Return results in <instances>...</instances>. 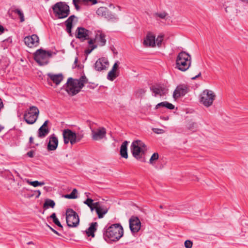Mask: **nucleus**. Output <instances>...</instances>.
<instances>
[{
	"instance_id": "f257e3e1",
	"label": "nucleus",
	"mask_w": 248,
	"mask_h": 248,
	"mask_svg": "<svg viewBox=\"0 0 248 248\" xmlns=\"http://www.w3.org/2000/svg\"><path fill=\"white\" fill-rule=\"evenodd\" d=\"M124 234V230L120 223L106 226L103 230V237L107 242L119 240Z\"/></svg>"
},
{
	"instance_id": "f03ea898",
	"label": "nucleus",
	"mask_w": 248,
	"mask_h": 248,
	"mask_svg": "<svg viewBox=\"0 0 248 248\" xmlns=\"http://www.w3.org/2000/svg\"><path fill=\"white\" fill-rule=\"evenodd\" d=\"M133 156L137 160L145 162V154L147 150L145 144L140 140H134L130 146Z\"/></svg>"
},
{
	"instance_id": "7ed1b4c3",
	"label": "nucleus",
	"mask_w": 248,
	"mask_h": 248,
	"mask_svg": "<svg viewBox=\"0 0 248 248\" xmlns=\"http://www.w3.org/2000/svg\"><path fill=\"white\" fill-rule=\"evenodd\" d=\"M191 63V57L188 53L182 51L178 53L176 59V68L185 72L189 68Z\"/></svg>"
},
{
	"instance_id": "20e7f679",
	"label": "nucleus",
	"mask_w": 248,
	"mask_h": 248,
	"mask_svg": "<svg viewBox=\"0 0 248 248\" xmlns=\"http://www.w3.org/2000/svg\"><path fill=\"white\" fill-rule=\"evenodd\" d=\"M55 16L59 19L67 17L70 14L69 6L64 2H58L52 6Z\"/></svg>"
},
{
	"instance_id": "39448f33",
	"label": "nucleus",
	"mask_w": 248,
	"mask_h": 248,
	"mask_svg": "<svg viewBox=\"0 0 248 248\" xmlns=\"http://www.w3.org/2000/svg\"><path fill=\"white\" fill-rule=\"evenodd\" d=\"M39 114V110L35 106H31L26 110L23 119L29 124H32L37 121Z\"/></svg>"
},
{
	"instance_id": "423d86ee",
	"label": "nucleus",
	"mask_w": 248,
	"mask_h": 248,
	"mask_svg": "<svg viewBox=\"0 0 248 248\" xmlns=\"http://www.w3.org/2000/svg\"><path fill=\"white\" fill-rule=\"evenodd\" d=\"M51 56V51L39 49L34 53V59L39 65L42 66L48 64L49 59Z\"/></svg>"
},
{
	"instance_id": "0eeeda50",
	"label": "nucleus",
	"mask_w": 248,
	"mask_h": 248,
	"mask_svg": "<svg viewBox=\"0 0 248 248\" xmlns=\"http://www.w3.org/2000/svg\"><path fill=\"white\" fill-rule=\"evenodd\" d=\"M66 223L69 227H76L79 222V218L77 213L72 209L66 211Z\"/></svg>"
},
{
	"instance_id": "6e6552de",
	"label": "nucleus",
	"mask_w": 248,
	"mask_h": 248,
	"mask_svg": "<svg viewBox=\"0 0 248 248\" xmlns=\"http://www.w3.org/2000/svg\"><path fill=\"white\" fill-rule=\"evenodd\" d=\"M66 84V91L72 96L78 93L81 89L78 79H73L72 78H68Z\"/></svg>"
},
{
	"instance_id": "1a4fd4ad",
	"label": "nucleus",
	"mask_w": 248,
	"mask_h": 248,
	"mask_svg": "<svg viewBox=\"0 0 248 248\" xmlns=\"http://www.w3.org/2000/svg\"><path fill=\"white\" fill-rule=\"evenodd\" d=\"M214 93L211 90H205L201 95L200 102L207 107L211 106L215 98Z\"/></svg>"
},
{
	"instance_id": "9d476101",
	"label": "nucleus",
	"mask_w": 248,
	"mask_h": 248,
	"mask_svg": "<svg viewBox=\"0 0 248 248\" xmlns=\"http://www.w3.org/2000/svg\"><path fill=\"white\" fill-rule=\"evenodd\" d=\"M91 130L92 138L94 140H100L106 138L107 130L104 127H99L96 128H92Z\"/></svg>"
},
{
	"instance_id": "9b49d317",
	"label": "nucleus",
	"mask_w": 248,
	"mask_h": 248,
	"mask_svg": "<svg viewBox=\"0 0 248 248\" xmlns=\"http://www.w3.org/2000/svg\"><path fill=\"white\" fill-rule=\"evenodd\" d=\"M63 141L65 144L70 143L71 145L75 144V132L69 129H64L62 131Z\"/></svg>"
},
{
	"instance_id": "f8f14e48",
	"label": "nucleus",
	"mask_w": 248,
	"mask_h": 248,
	"mask_svg": "<svg viewBox=\"0 0 248 248\" xmlns=\"http://www.w3.org/2000/svg\"><path fill=\"white\" fill-rule=\"evenodd\" d=\"M91 31L83 27H78L75 32V37L81 42L89 39V34Z\"/></svg>"
},
{
	"instance_id": "ddd939ff",
	"label": "nucleus",
	"mask_w": 248,
	"mask_h": 248,
	"mask_svg": "<svg viewBox=\"0 0 248 248\" xmlns=\"http://www.w3.org/2000/svg\"><path fill=\"white\" fill-rule=\"evenodd\" d=\"M188 92V86L186 84H180L178 85L173 93V97L176 99L181 96L186 95Z\"/></svg>"
},
{
	"instance_id": "4468645a",
	"label": "nucleus",
	"mask_w": 248,
	"mask_h": 248,
	"mask_svg": "<svg viewBox=\"0 0 248 248\" xmlns=\"http://www.w3.org/2000/svg\"><path fill=\"white\" fill-rule=\"evenodd\" d=\"M24 42L26 45L30 47L37 46L39 45V39L36 34H32L24 38Z\"/></svg>"
},
{
	"instance_id": "2eb2a0df",
	"label": "nucleus",
	"mask_w": 248,
	"mask_h": 248,
	"mask_svg": "<svg viewBox=\"0 0 248 248\" xmlns=\"http://www.w3.org/2000/svg\"><path fill=\"white\" fill-rule=\"evenodd\" d=\"M141 223L137 217L132 216L129 219V227L132 232H137L140 229Z\"/></svg>"
},
{
	"instance_id": "dca6fc26",
	"label": "nucleus",
	"mask_w": 248,
	"mask_h": 248,
	"mask_svg": "<svg viewBox=\"0 0 248 248\" xmlns=\"http://www.w3.org/2000/svg\"><path fill=\"white\" fill-rule=\"evenodd\" d=\"M48 143L47 145V149L49 151H55L58 147L59 140L55 134L49 136L47 138Z\"/></svg>"
},
{
	"instance_id": "f3484780",
	"label": "nucleus",
	"mask_w": 248,
	"mask_h": 248,
	"mask_svg": "<svg viewBox=\"0 0 248 248\" xmlns=\"http://www.w3.org/2000/svg\"><path fill=\"white\" fill-rule=\"evenodd\" d=\"M109 64L108 60L102 57L98 59L94 64V68L97 71H101L107 68Z\"/></svg>"
},
{
	"instance_id": "a211bd4d",
	"label": "nucleus",
	"mask_w": 248,
	"mask_h": 248,
	"mask_svg": "<svg viewBox=\"0 0 248 248\" xmlns=\"http://www.w3.org/2000/svg\"><path fill=\"white\" fill-rule=\"evenodd\" d=\"M47 76L48 77L47 82L49 84L52 85L50 82L49 80L53 81L56 86L58 85L63 80V76L62 74H54L52 73H48Z\"/></svg>"
},
{
	"instance_id": "6ab92c4d",
	"label": "nucleus",
	"mask_w": 248,
	"mask_h": 248,
	"mask_svg": "<svg viewBox=\"0 0 248 248\" xmlns=\"http://www.w3.org/2000/svg\"><path fill=\"white\" fill-rule=\"evenodd\" d=\"M165 35L163 33H160L156 38V47L160 49H164L166 47L167 39H165Z\"/></svg>"
},
{
	"instance_id": "aec40b11",
	"label": "nucleus",
	"mask_w": 248,
	"mask_h": 248,
	"mask_svg": "<svg viewBox=\"0 0 248 248\" xmlns=\"http://www.w3.org/2000/svg\"><path fill=\"white\" fill-rule=\"evenodd\" d=\"M174 108V105L167 101L162 102L156 105V109H157L158 111L161 112H164L165 109L166 108L172 110Z\"/></svg>"
},
{
	"instance_id": "412c9836",
	"label": "nucleus",
	"mask_w": 248,
	"mask_h": 248,
	"mask_svg": "<svg viewBox=\"0 0 248 248\" xmlns=\"http://www.w3.org/2000/svg\"><path fill=\"white\" fill-rule=\"evenodd\" d=\"M143 45L145 46H155V36L152 32H148L143 41Z\"/></svg>"
},
{
	"instance_id": "4be33fe9",
	"label": "nucleus",
	"mask_w": 248,
	"mask_h": 248,
	"mask_svg": "<svg viewBox=\"0 0 248 248\" xmlns=\"http://www.w3.org/2000/svg\"><path fill=\"white\" fill-rule=\"evenodd\" d=\"M106 35L102 32H98L95 35V40L97 43V45L100 46H103L106 44Z\"/></svg>"
},
{
	"instance_id": "5701e85b",
	"label": "nucleus",
	"mask_w": 248,
	"mask_h": 248,
	"mask_svg": "<svg viewBox=\"0 0 248 248\" xmlns=\"http://www.w3.org/2000/svg\"><path fill=\"white\" fill-rule=\"evenodd\" d=\"M75 18H76L75 16L72 15L64 22L66 27V31L70 36H72L71 31L73 27V22Z\"/></svg>"
},
{
	"instance_id": "b1692460",
	"label": "nucleus",
	"mask_w": 248,
	"mask_h": 248,
	"mask_svg": "<svg viewBox=\"0 0 248 248\" xmlns=\"http://www.w3.org/2000/svg\"><path fill=\"white\" fill-rule=\"evenodd\" d=\"M128 144V142L127 141H124L121 145L120 147V155L121 156L127 159L128 158V154H127V145Z\"/></svg>"
},
{
	"instance_id": "393cba45",
	"label": "nucleus",
	"mask_w": 248,
	"mask_h": 248,
	"mask_svg": "<svg viewBox=\"0 0 248 248\" xmlns=\"http://www.w3.org/2000/svg\"><path fill=\"white\" fill-rule=\"evenodd\" d=\"M97 222H93L90 226L86 231V234L88 236L94 237V232L96 230Z\"/></svg>"
},
{
	"instance_id": "a878e982",
	"label": "nucleus",
	"mask_w": 248,
	"mask_h": 248,
	"mask_svg": "<svg viewBox=\"0 0 248 248\" xmlns=\"http://www.w3.org/2000/svg\"><path fill=\"white\" fill-rule=\"evenodd\" d=\"M108 208L101 205L100 207H96V212L99 218L103 217L107 213Z\"/></svg>"
},
{
	"instance_id": "bb28decb",
	"label": "nucleus",
	"mask_w": 248,
	"mask_h": 248,
	"mask_svg": "<svg viewBox=\"0 0 248 248\" xmlns=\"http://www.w3.org/2000/svg\"><path fill=\"white\" fill-rule=\"evenodd\" d=\"M49 132L48 128H44L41 126L38 131V137L40 138L45 137Z\"/></svg>"
},
{
	"instance_id": "cd10ccee",
	"label": "nucleus",
	"mask_w": 248,
	"mask_h": 248,
	"mask_svg": "<svg viewBox=\"0 0 248 248\" xmlns=\"http://www.w3.org/2000/svg\"><path fill=\"white\" fill-rule=\"evenodd\" d=\"M55 202L54 201L50 199H46L43 204V208L45 209H48L49 207L53 208L55 207Z\"/></svg>"
},
{
	"instance_id": "c85d7f7f",
	"label": "nucleus",
	"mask_w": 248,
	"mask_h": 248,
	"mask_svg": "<svg viewBox=\"0 0 248 248\" xmlns=\"http://www.w3.org/2000/svg\"><path fill=\"white\" fill-rule=\"evenodd\" d=\"M105 18L108 20H115L118 19L115 15L113 14L111 11L108 9V13H105V15L103 16Z\"/></svg>"
},
{
	"instance_id": "c756f323",
	"label": "nucleus",
	"mask_w": 248,
	"mask_h": 248,
	"mask_svg": "<svg viewBox=\"0 0 248 248\" xmlns=\"http://www.w3.org/2000/svg\"><path fill=\"white\" fill-rule=\"evenodd\" d=\"M167 89L159 85H156V95L159 94L160 96L165 95L167 93Z\"/></svg>"
},
{
	"instance_id": "7c9ffc66",
	"label": "nucleus",
	"mask_w": 248,
	"mask_h": 248,
	"mask_svg": "<svg viewBox=\"0 0 248 248\" xmlns=\"http://www.w3.org/2000/svg\"><path fill=\"white\" fill-rule=\"evenodd\" d=\"M26 182L29 185L34 186L37 187L38 186H42L45 185L44 182H39L38 181H31L29 179H26Z\"/></svg>"
},
{
	"instance_id": "2f4dec72",
	"label": "nucleus",
	"mask_w": 248,
	"mask_h": 248,
	"mask_svg": "<svg viewBox=\"0 0 248 248\" xmlns=\"http://www.w3.org/2000/svg\"><path fill=\"white\" fill-rule=\"evenodd\" d=\"M78 193V190L77 189L74 188L70 194H66L64 195V197L67 199H75L77 198L78 196L77 194Z\"/></svg>"
},
{
	"instance_id": "473e14b6",
	"label": "nucleus",
	"mask_w": 248,
	"mask_h": 248,
	"mask_svg": "<svg viewBox=\"0 0 248 248\" xmlns=\"http://www.w3.org/2000/svg\"><path fill=\"white\" fill-rule=\"evenodd\" d=\"M108 9L105 7H100L96 11V14L101 16H103L105 15V13H108Z\"/></svg>"
},
{
	"instance_id": "72a5a7b5",
	"label": "nucleus",
	"mask_w": 248,
	"mask_h": 248,
	"mask_svg": "<svg viewBox=\"0 0 248 248\" xmlns=\"http://www.w3.org/2000/svg\"><path fill=\"white\" fill-rule=\"evenodd\" d=\"M159 17L160 18L163 19H167L169 18V15L168 13H167L166 12H161L159 13H156V17ZM157 20V19L156 18V21Z\"/></svg>"
},
{
	"instance_id": "f704fd0d",
	"label": "nucleus",
	"mask_w": 248,
	"mask_h": 248,
	"mask_svg": "<svg viewBox=\"0 0 248 248\" xmlns=\"http://www.w3.org/2000/svg\"><path fill=\"white\" fill-rule=\"evenodd\" d=\"M50 217L53 219V222L59 227L62 228V226L61 224L59 219L56 217V214L53 213L50 216Z\"/></svg>"
},
{
	"instance_id": "c9c22d12",
	"label": "nucleus",
	"mask_w": 248,
	"mask_h": 248,
	"mask_svg": "<svg viewBox=\"0 0 248 248\" xmlns=\"http://www.w3.org/2000/svg\"><path fill=\"white\" fill-rule=\"evenodd\" d=\"M78 81L79 82V86H81V89H82L84 87V84L88 82V79L86 76L84 75L79 79H78Z\"/></svg>"
},
{
	"instance_id": "e433bc0d",
	"label": "nucleus",
	"mask_w": 248,
	"mask_h": 248,
	"mask_svg": "<svg viewBox=\"0 0 248 248\" xmlns=\"http://www.w3.org/2000/svg\"><path fill=\"white\" fill-rule=\"evenodd\" d=\"M75 9L78 11L80 10L79 4H83V0H72Z\"/></svg>"
},
{
	"instance_id": "4c0bfd02",
	"label": "nucleus",
	"mask_w": 248,
	"mask_h": 248,
	"mask_svg": "<svg viewBox=\"0 0 248 248\" xmlns=\"http://www.w3.org/2000/svg\"><path fill=\"white\" fill-rule=\"evenodd\" d=\"M118 75L116 74V72L112 70H110L108 75V79L109 80L113 81L115 78L118 77Z\"/></svg>"
},
{
	"instance_id": "58836bf2",
	"label": "nucleus",
	"mask_w": 248,
	"mask_h": 248,
	"mask_svg": "<svg viewBox=\"0 0 248 248\" xmlns=\"http://www.w3.org/2000/svg\"><path fill=\"white\" fill-rule=\"evenodd\" d=\"M15 13L17 14L19 17H20V20L21 22H23L24 21V16L23 12L18 9H16L15 10Z\"/></svg>"
},
{
	"instance_id": "ea45409f",
	"label": "nucleus",
	"mask_w": 248,
	"mask_h": 248,
	"mask_svg": "<svg viewBox=\"0 0 248 248\" xmlns=\"http://www.w3.org/2000/svg\"><path fill=\"white\" fill-rule=\"evenodd\" d=\"M84 137V134L83 133H75V143L80 141Z\"/></svg>"
},
{
	"instance_id": "a19ab883",
	"label": "nucleus",
	"mask_w": 248,
	"mask_h": 248,
	"mask_svg": "<svg viewBox=\"0 0 248 248\" xmlns=\"http://www.w3.org/2000/svg\"><path fill=\"white\" fill-rule=\"evenodd\" d=\"M166 164V161L164 160H159L156 165V169H161L163 168L164 165Z\"/></svg>"
},
{
	"instance_id": "79ce46f5",
	"label": "nucleus",
	"mask_w": 248,
	"mask_h": 248,
	"mask_svg": "<svg viewBox=\"0 0 248 248\" xmlns=\"http://www.w3.org/2000/svg\"><path fill=\"white\" fill-rule=\"evenodd\" d=\"M184 245L186 248H191L193 245V243L191 241L187 240L185 242Z\"/></svg>"
},
{
	"instance_id": "37998d69",
	"label": "nucleus",
	"mask_w": 248,
	"mask_h": 248,
	"mask_svg": "<svg viewBox=\"0 0 248 248\" xmlns=\"http://www.w3.org/2000/svg\"><path fill=\"white\" fill-rule=\"evenodd\" d=\"M93 200L91 198H87L83 202L86 204L88 206L91 204H93Z\"/></svg>"
},
{
	"instance_id": "c03bdc74",
	"label": "nucleus",
	"mask_w": 248,
	"mask_h": 248,
	"mask_svg": "<svg viewBox=\"0 0 248 248\" xmlns=\"http://www.w3.org/2000/svg\"><path fill=\"white\" fill-rule=\"evenodd\" d=\"M89 2H91L92 4H95L97 3V0H83L84 4H88Z\"/></svg>"
},
{
	"instance_id": "a18cd8bd",
	"label": "nucleus",
	"mask_w": 248,
	"mask_h": 248,
	"mask_svg": "<svg viewBox=\"0 0 248 248\" xmlns=\"http://www.w3.org/2000/svg\"><path fill=\"white\" fill-rule=\"evenodd\" d=\"M120 62L117 61L113 65V67H112V68L111 70H112L113 71H114L115 72H116L117 69H118V64Z\"/></svg>"
},
{
	"instance_id": "49530a36",
	"label": "nucleus",
	"mask_w": 248,
	"mask_h": 248,
	"mask_svg": "<svg viewBox=\"0 0 248 248\" xmlns=\"http://www.w3.org/2000/svg\"><path fill=\"white\" fill-rule=\"evenodd\" d=\"M91 50H87L86 51V53L87 54L90 53L93 49H94L95 48H96L97 47V45H93V46H91Z\"/></svg>"
},
{
	"instance_id": "de8ad7c7",
	"label": "nucleus",
	"mask_w": 248,
	"mask_h": 248,
	"mask_svg": "<svg viewBox=\"0 0 248 248\" xmlns=\"http://www.w3.org/2000/svg\"><path fill=\"white\" fill-rule=\"evenodd\" d=\"M47 226L54 233H55V234H56L59 236L61 235L57 231H56L55 230L53 229L51 226H50L48 225H47Z\"/></svg>"
},
{
	"instance_id": "09e8293b",
	"label": "nucleus",
	"mask_w": 248,
	"mask_h": 248,
	"mask_svg": "<svg viewBox=\"0 0 248 248\" xmlns=\"http://www.w3.org/2000/svg\"><path fill=\"white\" fill-rule=\"evenodd\" d=\"M27 155L30 157H33L34 156V152L33 151H31L28 152Z\"/></svg>"
},
{
	"instance_id": "8fccbe9b",
	"label": "nucleus",
	"mask_w": 248,
	"mask_h": 248,
	"mask_svg": "<svg viewBox=\"0 0 248 248\" xmlns=\"http://www.w3.org/2000/svg\"><path fill=\"white\" fill-rule=\"evenodd\" d=\"M93 205L95 208V211H96V207H100L102 204H100L99 202H96L94 203L93 202Z\"/></svg>"
},
{
	"instance_id": "3c124183",
	"label": "nucleus",
	"mask_w": 248,
	"mask_h": 248,
	"mask_svg": "<svg viewBox=\"0 0 248 248\" xmlns=\"http://www.w3.org/2000/svg\"><path fill=\"white\" fill-rule=\"evenodd\" d=\"M95 42H96V41H95V39H90V40H89V41H88V44H89L90 45H92V46H93V45H94V43Z\"/></svg>"
},
{
	"instance_id": "603ef678",
	"label": "nucleus",
	"mask_w": 248,
	"mask_h": 248,
	"mask_svg": "<svg viewBox=\"0 0 248 248\" xmlns=\"http://www.w3.org/2000/svg\"><path fill=\"white\" fill-rule=\"evenodd\" d=\"M154 160H155V153H154L152 155V156H151V158L150 159V163H152L153 161H154Z\"/></svg>"
},
{
	"instance_id": "864d4df0",
	"label": "nucleus",
	"mask_w": 248,
	"mask_h": 248,
	"mask_svg": "<svg viewBox=\"0 0 248 248\" xmlns=\"http://www.w3.org/2000/svg\"><path fill=\"white\" fill-rule=\"evenodd\" d=\"M48 122H49V121L48 120L46 121L41 126H42L43 127H44V128H48L47 124H48Z\"/></svg>"
},
{
	"instance_id": "5fc2aeb1",
	"label": "nucleus",
	"mask_w": 248,
	"mask_h": 248,
	"mask_svg": "<svg viewBox=\"0 0 248 248\" xmlns=\"http://www.w3.org/2000/svg\"><path fill=\"white\" fill-rule=\"evenodd\" d=\"M164 132V130L161 129L156 128V134H161Z\"/></svg>"
},
{
	"instance_id": "6e6d98bb",
	"label": "nucleus",
	"mask_w": 248,
	"mask_h": 248,
	"mask_svg": "<svg viewBox=\"0 0 248 248\" xmlns=\"http://www.w3.org/2000/svg\"><path fill=\"white\" fill-rule=\"evenodd\" d=\"M34 193H37V195L35 196L36 198H39L41 194V191L39 190H36V191H34Z\"/></svg>"
},
{
	"instance_id": "4d7b16f0",
	"label": "nucleus",
	"mask_w": 248,
	"mask_h": 248,
	"mask_svg": "<svg viewBox=\"0 0 248 248\" xmlns=\"http://www.w3.org/2000/svg\"><path fill=\"white\" fill-rule=\"evenodd\" d=\"M88 207L90 208L92 211H93V210H95V208L94 207L93 204H91Z\"/></svg>"
},
{
	"instance_id": "13d9d810",
	"label": "nucleus",
	"mask_w": 248,
	"mask_h": 248,
	"mask_svg": "<svg viewBox=\"0 0 248 248\" xmlns=\"http://www.w3.org/2000/svg\"><path fill=\"white\" fill-rule=\"evenodd\" d=\"M201 73H199V74H198V75H197V76H196L195 77H194L191 78V79H193V80H194V79H196L197 78H198V77H200V76H201Z\"/></svg>"
},
{
	"instance_id": "bf43d9fd",
	"label": "nucleus",
	"mask_w": 248,
	"mask_h": 248,
	"mask_svg": "<svg viewBox=\"0 0 248 248\" xmlns=\"http://www.w3.org/2000/svg\"><path fill=\"white\" fill-rule=\"evenodd\" d=\"M151 90L152 91L153 93H155V87L154 86H152L150 87Z\"/></svg>"
},
{
	"instance_id": "052dcab7",
	"label": "nucleus",
	"mask_w": 248,
	"mask_h": 248,
	"mask_svg": "<svg viewBox=\"0 0 248 248\" xmlns=\"http://www.w3.org/2000/svg\"><path fill=\"white\" fill-rule=\"evenodd\" d=\"M4 31V29L2 26L0 25V32H3Z\"/></svg>"
},
{
	"instance_id": "680f3d73",
	"label": "nucleus",
	"mask_w": 248,
	"mask_h": 248,
	"mask_svg": "<svg viewBox=\"0 0 248 248\" xmlns=\"http://www.w3.org/2000/svg\"><path fill=\"white\" fill-rule=\"evenodd\" d=\"M159 208H160V209H167V206H164V205H160Z\"/></svg>"
},
{
	"instance_id": "e2e57ef3",
	"label": "nucleus",
	"mask_w": 248,
	"mask_h": 248,
	"mask_svg": "<svg viewBox=\"0 0 248 248\" xmlns=\"http://www.w3.org/2000/svg\"><path fill=\"white\" fill-rule=\"evenodd\" d=\"M29 140H30V143L31 144H33V138L32 137H31L30 138Z\"/></svg>"
},
{
	"instance_id": "0e129e2a",
	"label": "nucleus",
	"mask_w": 248,
	"mask_h": 248,
	"mask_svg": "<svg viewBox=\"0 0 248 248\" xmlns=\"http://www.w3.org/2000/svg\"><path fill=\"white\" fill-rule=\"evenodd\" d=\"M85 195L86 196V197L87 198H90L89 197L91 195L90 193L89 192H85Z\"/></svg>"
},
{
	"instance_id": "69168bd1",
	"label": "nucleus",
	"mask_w": 248,
	"mask_h": 248,
	"mask_svg": "<svg viewBox=\"0 0 248 248\" xmlns=\"http://www.w3.org/2000/svg\"><path fill=\"white\" fill-rule=\"evenodd\" d=\"M78 58L77 57H76L74 61V64H77L78 62Z\"/></svg>"
},
{
	"instance_id": "338daca9",
	"label": "nucleus",
	"mask_w": 248,
	"mask_h": 248,
	"mask_svg": "<svg viewBox=\"0 0 248 248\" xmlns=\"http://www.w3.org/2000/svg\"><path fill=\"white\" fill-rule=\"evenodd\" d=\"M15 172L17 176L20 177V174L17 171L15 170Z\"/></svg>"
},
{
	"instance_id": "774afa93",
	"label": "nucleus",
	"mask_w": 248,
	"mask_h": 248,
	"mask_svg": "<svg viewBox=\"0 0 248 248\" xmlns=\"http://www.w3.org/2000/svg\"><path fill=\"white\" fill-rule=\"evenodd\" d=\"M31 244L33 245L34 244L33 242L32 241H30V242H29L27 243V245H31Z\"/></svg>"
}]
</instances>
